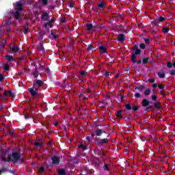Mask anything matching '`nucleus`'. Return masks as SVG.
Wrapping results in <instances>:
<instances>
[{"instance_id": "13", "label": "nucleus", "mask_w": 175, "mask_h": 175, "mask_svg": "<svg viewBox=\"0 0 175 175\" xmlns=\"http://www.w3.org/2000/svg\"><path fill=\"white\" fill-rule=\"evenodd\" d=\"M4 96H12L13 98V96H14V93H13V92H12V90H4Z\"/></svg>"}, {"instance_id": "34", "label": "nucleus", "mask_w": 175, "mask_h": 175, "mask_svg": "<svg viewBox=\"0 0 175 175\" xmlns=\"http://www.w3.org/2000/svg\"><path fill=\"white\" fill-rule=\"evenodd\" d=\"M150 94H151V90L150 89H146L144 91V95H146V96H148V95H150Z\"/></svg>"}, {"instance_id": "7", "label": "nucleus", "mask_w": 175, "mask_h": 175, "mask_svg": "<svg viewBox=\"0 0 175 175\" xmlns=\"http://www.w3.org/2000/svg\"><path fill=\"white\" fill-rule=\"evenodd\" d=\"M95 155H98V157H100L102 158L103 161H105L104 158L106 157V153L104 151H102L99 149H96L94 150Z\"/></svg>"}, {"instance_id": "45", "label": "nucleus", "mask_w": 175, "mask_h": 175, "mask_svg": "<svg viewBox=\"0 0 175 175\" xmlns=\"http://www.w3.org/2000/svg\"><path fill=\"white\" fill-rule=\"evenodd\" d=\"M157 21H158L159 23H162V22H163V21H165V18H164L163 17H162V16H160V17L157 19Z\"/></svg>"}, {"instance_id": "18", "label": "nucleus", "mask_w": 175, "mask_h": 175, "mask_svg": "<svg viewBox=\"0 0 175 175\" xmlns=\"http://www.w3.org/2000/svg\"><path fill=\"white\" fill-rule=\"evenodd\" d=\"M154 107L155 109H157L158 110H161V109H162V107L161 106V103L159 102L154 103Z\"/></svg>"}, {"instance_id": "63", "label": "nucleus", "mask_w": 175, "mask_h": 175, "mask_svg": "<svg viewBox=\"0 0 175 175\" xmlns=\"http://www.w3.org/2000/svg\"><path fill=\"white\" fill-rule=\"evenodd\" d=\"M161 95L162 96H166V94H165V92H163V91H161Z\"/></svg>"}, {"instance_id": "38", "label": "nucleus", "mask_w": 175, "mask_h": 175, "mask_svg": "<svg viewBox=\"0 0 175 175\" xmlns=\"http://www.w3.org/2000/svg\"><path fill=\"white\" fill-rule=\"evenodd\" d=\"M135 90H139V91H143V90H144V87L143 86V85H142L141 86L135 87Z\"/></svg>"}, {"instance_id": "22", "label": "nucleus", "mask_w": 175, "mask_h": 175, "mask_svg": "<svg viewBox=\"0 0 175 175\" xmlns=\"http://www.w3.org/2000/svg\"><path fill=\"white\" fill-rule=\"evenodd\" d=\"M116 117H118V118H123V116H122V110H119L118 111L116 112Z\"/></svg>"}, {"instance_id": "30", "label": "nucleus", "mask_w": 175, "mask_h": 175, "mask_svg": "<svg viewBox=\"0 0 175 175\" xmlns=\"http://www.w3.org/2000/svg\"><path fill=\"white\" fill-rule=\"evenodd\" d=\"M148 61H150V57H145L142 59V64L144 65H147V64H148Z\"/></svg>"}, {"instance_id": "36", "label": "nucleus", "mask_w": 175, "mask_h": 175, "mask_svg": "<svg viewBox=\"0 0 175 175\" xmlns=\"http://www.w3.org/2000/svg\"><path fill=\"white\" fill-rule=\"evenodd\" d=\"M44 172V167L41 166L38 170L39 174H43V172Z\"/></svg>"}, {"instance_id": "14", "label": "nucleus", "mask_w": 175, "mask_h": 175, "mask_svg": "<svg viewBox=\"0 0 175 175\" xmlns=\"http://www.w3.org/2000/svg\"><path fill=\"white\" fill-rule=\"evenodd\" d=\"M10 49L14 53H18L19 48L16 45H11Z\"/></svg>"}, {"instance_id": "55", "label": "nucleus", "mask_w": 175, "mask_h": 175, "mask_svg": "<svg viewBox=\"0 0 175 175\" xmlns=\"http://www.w3.org/2000/svg\"><path fill=\"white\" fill-rule=\"evenodd\" d=\"M51 27V23L50 22H47L46 23H45V27Z\"/></svg>"}, {"instance_id": "56", "label": "nucleus", "mask_w": 175, "mask_h": 175, "mask_svg": "<svg viewBox=\"0 0 175 175\" xmlns=\"http://www.w3.org/2000/svg\"><path fill=\"white\" fill-rule=\"evenodd\" d=\"M86 140H88V142L89 143H91V136H87L86 137Z\"/></svg>"}, {"instance_id": "17", "label": "nucleus", "mask_w": 175, "mask_h": 175, "mask_svg": "<svg viewBox=\"0 0 175 175\" xmlns=\"http://www.w3.org/2000/svg\"><path fill=\"white\" fill-rule=\"evenodd\" d=\"M33 75V77L35 79H38V77L39 76V71L38 70V67L35 68L34 72L32 73Z\"/></svg>"}, {"instance_id": "40", "label": "nucleus", "mask_w": 175, "mask_h": 175, "mask_svg": "<svg viewBox=\"0 0 175 175\" xmlns=\"http://www.w3.org/2000/svg\"><path fill=\"white\" fill-rule=\"evenodd\" d=\"M170 31V29L169 27H163V31L164 33H167Z\"/></svg>"}, {"instance_id": "41", "label": "nucleus", "mask_w": 175, "mask_h": 175, "mask_svg": "<svg viewBox=\"0 0 175 175\" xmlns=\"http://www.w3.org/2000/svg\"><path fill=\"white\" fill-rule=\"evenodd\" d=\"M157 87L159 88V90H165V85H163L162 83H159Z\"/></svg>"}, {"instance_id": "5", "label": "nucleus", "mask_w": 175, "mask_h": 175, "mask_svg": "<svg viewBox=\"0 0 175 175\" xmlns=\"http://www.w3.org/2000/svg\"><path fill=\"white\" fill-rule=\"evenodd\" d=\"M44 85V82L40 79L33 80V87L35 88H42Z\"/></svg>"}, {"instance_id": "62", "label": "nucleus", "mask_w": 175, "mask_h": 175, "mask_svg": "<svg viewBox=\"0 0 175 175\" xmlns=\"http://www.w3.org/2000/svg\"><path fill=\"white\" fill-rule=\"evenodd\" d=\"M85 73H87V72H85V71H84V70H83V71L81 72V75L82 76H85Z\"/></svg>"}, {"instance_id": "64", "label": "nucleus", "mask_w": 175, "mask_h": 175, "mask_svg": "<svg viewBox=\"0 0 175 175\" xmlns=\"http://www.w3.org/2000/svg\"><path fill=\"white\" fill-rule=\"evenodd\" d=\"M54 21H55V18H52L51 19V21H49V23L51 24V23H54Z\"/></svg>"}, {"instance_id": "33", "label": "nucleus", "mask_w": 175, "mask_h": 175, "mask_svg": "<svg viewBox=\"0 0 175 175\" xmlns=\"http://www.w3.org/2000/svg\"><path fill=\"white\" fill-rule=\"evenodd\" d=\"M157 75L160 79H165V72H159Z\"/></svg>"}, {"instance_id": "16", "label": "nucleus", "mask_w": 175, "mask_h": 175, "mask_svg": "<svg viewBox=\"0 0 175 175\" xmlns=\"http://www.w3.org/2000/svg\"><path fill=\"white\" fill-rule=\"evenodd\" d=\"M5 59L8 62H13V61H14V57L10 55H5Z\"/></svg>"}, {"instance_id": "12", "label": "nucleus", "mask_w": 175, "mask_h": 175, "mask_svg": "<svg viewBox=\"0 0 175 175\" xmlns=\"http://www.w3.org/2000/svg\"><path fill=\"white\" fill-rule=\"evenodd\" d=\"M117 40L120 43H122L125 40V35L124 33H120L118 36Z\"/></svg>"}, {"instance_id": "3", "label": "nucleus", "mask_w": 175, "mask_h": 175, "mask_svg": "<svg viewBox=\"0 0 175 175\" xmlns=\"http://www.w3.org/2000/svg\"><path fill=\"white\" fill-rule=\"evenodd\" d=\"M27 91L29 92L31 98H33V99H38V98H40L41 94L39 93V90H38V88H34V86L28 88Z\"/></svg>"}, {"instance_id": "11", "label": "nucleus", "mask_w": 175, "mask_h": 175, "mask_svg": "<svg viewBox=\"0 0 175 175\" xmlns=\"http://www.w3.org/2000/svg\"><path fill=\"white\" fill-rule=\"evenodd\" d=\"M98 144L103 146V144H109V139L107 138L100 139L97 141Z\"/></svg>"}, {"instance_id": "26", "label": "nucleus", "mask_w": 175, "mask_h": 175, "mask_svg": "<svg viewBox=\"0 0 175 175\" xmlns=\"http://www.w3.org/2000/svg\"><path fill=\"white\" fill-rule=\"evenodd\" d=\"M14 17H15L16 20H20V18H21V15L20 14L19 11H16Z\"/></svg>"}, {"instance_id": "51", "label": "nucleus", "mask_w": 175, "mask_h": 175, "mask_svg": "<svg viewBox=\"0 0 175 175\" xmlns=\"http://www.w3.org/2000/svg\"><path fill=\"white\" fill-rule=\"evenodd\" d=\"M140 49H146V44L144 43H142L139 44Z\"/></svg>"}, {"instance_id": "61", "label": "nucleus", "mask_w": 175, "mask_h": 175, "mask_svg": "<svg viewBox=\"0 0 175 175\" xmlns=\"http://www.w3.org/2000/svg\"><path fill=\"white\" fill-rule=\"evenodd\" d=\"M68 90H72V83H70L68 85Z\"/></svg>"}, {"instance_id": "57", "label": "nucleus", "mask_w": 175, "mask_h": 175, "mask_svg": "<svg viewBox=\"0 0 175 175\" xmlns=\"http://www.w3.org/2000/svg\"><path fill=\"white\" fill-rule=\"evenodd\" d=\"M3 81V74H0V83Z\"/></svg>"}, {"instance_id": "37", "label": "nucleus", "mask_w": 175, "mask_h": 175, "mask_svg": "<svg viewBox=\"0 0 175 175\" xmlns=\"http://www.w3.org/2000/svg\"><path fill=\"white\" fill-rule=\"evenodd\" d=\"M42 5L43 6H47L49 5V0H42Z\"/></svg>"}, {"instance_id": "59", "label": "nucleus", "mask_w": 175, "mask_h": 175, "mask_svg": "<svg viewBox=\"0 0 175 175\" xmlns=\"http://www.w3.org/2000/svg\"><path fill=\"white\" fill-rule=\"evenodd\" d=\"M118 96V98H120V100H124V96H121L119 94Z\"/></svg>"}, {"instance_id": "58", "label": "nucleus", "mask_w": 175, "mask_h": 175, "mask_svg": "<svg viewBox=\"0 0 175 175\" xmlns=\"http://www.w3.org/2000/svg\"><path fill=\"white\" fill-rule=\"evenodd\" d=\"M66 21V18H62L60 19V23H65Z\"/></svg>"}, {"instance_id": "48", "label": "nucleus", "mask_w": 175, "mask_h": 175, "mask_svg": "<svg viewBox=\"0 0 175 175\" xmlns=\"http://www.w3.org/2000/svg\"><path fill=\"white\" fill-rule=\"evenodd\" d=\"M103 169L107 170V172H109V170H110V169H109V165L107 164H105Z\"/></svg>"}, {"instance_id": "31", "label": "nucleus", "mask_w": 175, "mask_h": 175, "mask_svg": "<svg viewBox=\"0 0 175 175\" xmlns=\"http://www.w3.org/2000/svg\"><path fill=\"white\" fill-rule=\"evenodd\" d=\"M132 107L133 106L131 103H127L125 105V109H126V110H128V111L132 110Z\"/></svg>"}, {"instance_id": "49", "label": "nucleus", "mask_w": 175, "mask_h": 175, "mask_svg": "<svg viewBox=\"0 0 175 175\" xmlns=\"http://www.w3.org/2000/svg\"><path fill=\"white\" fill-rule=\"evenodd\" d=\"M28 32H29V29H28V28H25L23 30V33H25V35H27V33H28Z\"/></svg>"}, {"instance_id": "4", "label": "nucleus", "mask_w": 175, "mask_h": 175, "mask_svg": "<svg viewBox=\"0 0 175 175\" xmlns=\"http://www.w3.org/2000/svg\"><path fill=\"white\" fill-rule=\"evenodd\" d=\"M142 107H146L145 111H150L152 109V106H150V100L144 99L142 101Z\"/></svg>"}, {"instance_id": "19", "label": "nucleus", "mask_w": 175, "mask_h": 175, "mask_svg": "<svg viewBox=\"0 0 175 175\" xmlns=\"http://www.w3.org/2000/svg\"><path fill=\"white\" fill-rule=\"evenodd\" d=\"M98 9H105V8H106V3L105 1H102L98 4Z\"/></svg>"}, {"instance_id": "21", "label": "nucleus", "mask_w": 175, "mask_h": 175, "mask_svg": "<svg viewBox=\"0 0 175 175\" xmlns=\"http://www.w3.org/2000/svg\"><path fill=\"white\" fill-rule=\"evenodd\" d=\"M3 70L8 71L9 70L10 68V65H9L8 63H3Z\"/></svg>"}, {"instance_id": "27", "label": "nucleus", "mask_w": 175, "mask_h": 175, "mask_svg": "<svg viewBox=\"0 0 175 175\" xmlns=\"http://www.w3.org/2000/svg\"><path fill=\"white\" fill-rule=\"evenodd\" d=\"M86 27H87V31H91L94 27V25H92V23H87Z\"/></svg>"}, {"instance_id": "39", "label": "nucleus", "mask_w": 175, "mask_h": 175, "mask_svg": "<svg viewBox=\"0 0 175 175\" xmlns=\"http://www.w3.org/2000/svg\"><path fill=\"white\" fill-rule=\"evenodd\" d=\"M132 109L133 111H137V110H139V105H133Z\"/></svg>"}, {"instance_id": "23", "label": "nucleus", "mask_w": 175, "mask_h": 175, "mask_svg": "<svg viewBox=\"0 0 175 175\" xmlns=\"http://www.w3.org/2000/svg\"><path fill=\"white\" fill-rule=\"evenodd\" d=\"M85 92H83L79 94L80 99H88V96H85Z\"/></svg>"}, {"instance_id": "9", "label": "nucleus", "mask_w": 175, "mask_h": 175, "mask_svg": "<svg viewBox=\"0 0 175 175\" xmlns=\"http://www.w3.org/2000/svg\"><path fill=\"white\" fill-rule=\"evenodd\" d=\"M98 50L100 53H103V54H107V53H109V51H107V45H100L98 46Z\"/></svg>"}, {"instance_id": "29", "label": "nucleus", "mask_w": 175, "mask_h": 175, "mask_svg": "<svg viewBox=\"0 0 175 175\" xmlns=\"http://www.w3.org/2000/svg\"><path fill=\"white\" fill-rule=\"evenodd\" d=\"M151 99L152 100H153V102L158 100V95L157 94V93H154L153 95H152Z\"/></svg>"}, {"instance_id": "15", "label": "nucleus", "mask_w": 175, "mask_h": 175, "mask_svg": "<svg viewBox=\"0 0 175 175\" xmlns=\"http://www.w3.org/2000/svg\"><path fill=\"white\" fill-rule=\"evenodd\" d=\"M41 18L44 20V21H47L49 18H50V16H49V14L47 12H45L42 15Z\"/></svg>"}, {"instance_id": "35", "label": "nucleus", "mask_w": 175, "mask_h": 175, "mask_svg": "<svg viewBox=\"0 0 175 175\" xmlns=\"http://www.w3.org/2000/svg\"><path fill=\"white\" fill-rule=\"evenodd\" d=\"M6 172H8V168L5 167L0 168V175L1 174V173H5Z\"/></svg>"}, {"instance_id": "50", "label": "nucleus", "mask_w": 175, "mask_h": 175, "mask_svg": "<svg viewBox=\"0 0 175 175\" xmlns=\"http://www.w3.org/2000/svg\"><path fill=\"white\" fill-rule=\"evenodd\" d=\"M92 49H94V46H92V44H89V45L88 46V51L92 50Z\"/></svg>"}, {"instance_id": "1", "label": "nucleus", "mask_w": 175, "mask_h": 175, "mask_svg": "<svg viewBox=\"0 0 175 175\" xmlns=\"http://www.w3.org/2000/svg\"><path fill=\"white\" fill-rule=\"evenodd\" d=\"M6 152H3L1 155L3 162H18L21 159V156L18 152H13L12 154H8V159H6Z\"/></svg>"}, {"instance_id": "52", "label": "nucleus", "mask_w": 175, "mask_h": 175, "mask_svg": "<svg viewBox=\"0 0 175 175\" xmlns=\"http://www.w3.org/2000/svg\"><path fill=\"white\" fill-rule=\"evenodd\" d=\"M170 75H171V76H175V70H171L170 71Z\"/></svg>"}, {"instance_id": "8", "label": "nucleus", "mask_w": 175, "mask_h": 175, "mask_svg": "<svg viewBox=\"0 0 175 175\" xmlns=\"http://www.w3.org/2000/svg\"><path fill=\"white\" fill-rule=\"evenodd\" d=\"M14 8L16 11L21 12V10H23V4L21 3V1H17L16 4H14Z\"/></svg>"}, {"instance_id": "20", "label": "nucleus", "mask_w": 175, "mask_h": 175, "mask_svg": "<svg viewBox=\"0 0 175 175\" xmlns=\"http://www.w3.org/2000/svg\"><path fill=\"white\" fill-rule=\"evenodd\" d=\"M93 165L96 167H99V165H100V161H99V159H96V160H94L93 161Z\"/></svg>"}, {"instance_id": "42", "label": "nucleus", "mask_w": 175, "mask_h": 175, "mask_svg": "<svg viewBox=\"0 0 175 175\" xmlns=\"http://www.w3.org/2000/svg\"><path fill=\"white\" fill-rule=\"evenodd\" d=\"M167 68H169L170 69H171V68H173V63L170 62H167Z\"/></svg>"}, {"instance_id": "32", "label": "nucleus", "mask_w": 175, "mask_h": 175, "mask_svg": "<svg viewBox=\"0 0 175 175\" xmlns=\"http://www.w3.org/2000/svg\"><path fill=\"white\" fill-rule=\"evenodd\" d=\"M59 175H66V172L64 169H61L58 171Z\"/></svg>"}, {"instance_id": "24", "label": "nucleus", "mask_w": 175, "mask_h": 175, "mask_svg": "<svg viewBox=\"0 0 175 175\" xmlns=\"http://www.w3.org/2000/svg\"><path fill=\"white\" fill-rule=\"evenodd\" d=\"M37 50L38 51H42V53H44V47L42 44L37 46Z\"/></svg>"}, {"instance_id": "47", "label": "nucleus", "mask_w": 175, "mask_h": 175, "mask_svg": "<svg viewBox=\"0 0 175 175\" xmlns=\"http://www.w3.org/2000/svg\"><path fill=\"white\" fill-rule=\"evenodd\" d=\"M51 35H52V36H53V40H56V39H57V38H58V36H57V35H55L53 31H51Z\"/></svg>"}, {"instance_id": "43", "label": "nucleus", "mask_w": 175, "mask_h": 175, "mask_svg": "<svg viewBox=\"0 0 175 175\" xmlns=\"http://www.w3.org/2000/svg\"><path fill=\"white\" fill-rule=\"evenodd\" d=\"M42 144H43V142H36L34 144V146H36V147H42Z\"/></svg>"}, {"instance_id": "53", "label": "nucleus", "mask_w": 175, "mask_h": 175, "mask_svg": "<svg viewBox=\"0 0 175 175\" xmlns=\"http://www.w3.org/2000/svg\"><path fill=\"white\" fill-rule=\"evenodd\" d=\"M144 41H145V43L146 44H150V39L149 38H145Z\"/></svg>"}, {"instance_id": "28", "label": "nucleus", "mask_w": 175, "mask_h": 175, "mask_svg": "<svg viewBox=\"0 0 175 175\" xmlns=\"http://www.w3.org/2000/svg\"><path fill=\"white\" fill-rule=\"evenodd\" d=\"M159 23L158 22V19H154L151 21V24L153 27H158V24Z\"/></svg>"}, {"instance_id": "2", "label": "nucleus", "mask_w": 175, "mask_h": 175, "mask_svg": "<svg viewBox=\"0 0 175 175\" xmlns=\"http://www.w3.org/2000/svg\"><path fill=\"white\" fill-rule=\"evenodd\" d=\"M133 50L135 51V53L131 54V62L133 64H136V62H137V55H140V54H142V50L139 49V46L137 44L133 46Z\"/></svg>"}, {"instance_id": "6", "label": "nucleus", "mask_w": 175, "mask_h": 175, "mask_svg": "<svg viewBox=\"0 0 175 175\" xmlns=\"http://www.w3.org/2000/svg\"><path fill=\"white\" fill-rule=\"evenodd\" d=\"M103 133H105V135H107V137H110V134H109L108 133H106L104 129H97L95 131V135L96 136H102V135H103Z\"/></svg>"}, {"instance_id": "54", "label": "nucleus", "mask_w": 175, "mask_h": 175, "mask_svg": "<svg viewBox=\"0 0 175 175\" xmlns=\"http://www.w3.org/2000/svg\"><path fill=\"white\" fill-rule=\"evenodd\" d=\"M25 120H29V118H32L31 116L29 115H25Z\"/></svg>"}, {"instance_id": "10", "label": "nucleus", "mask_w": 175, "mask_h": 175, "mask_svg": "<svg viewBox=\"0 0 175 175\" xmlns=\"http://www.w3.org/2000/svg\"><path fill=\"white\" fill-rule=\"evenodd\" d=\"M51 161L53 165H59V162H61V160H59V157L57 156H53L51 158Z\"/></svg>"}, {"instance_id": "46", "label": "nucleus", "mask_w": 175, "mask_h": 175, "mask_svg": "<svg viewBox=\"0 0 175 175\" xmlns=\"http://www.w3.org/2000/svg\"><path fill=\"white\" fill-rule=\"evenodd\" d=\"M79 148H83V150H87V146L85 145L80 144L79 145Z\"/></svg>"}, {"instance_id": "25", "label": "nucleus", "mask_w": 175, "mask_h": 175, "mask_svg": "<svg viewBox=\"0 0 175 175\" xmlns=\"http://www.w3.org/2000/svg\"><path fill=\"white\" fill-rule=\"evenodd\" d=\"M46 35V31L41 30L38 33V37L40 38V39H42L43 37Z\"/></svg>"}, {"instance_id": "44", "label": "nucleus", "mask_w": 175, "mask_h": 175, "mask_svg": "<svg viewBox=\"0 0 175 175\" xmlns=\"http://www.w3.org/2000/svg\"><path fill=\"white\" fill-rule=\"evenodd\" d=\"M134 96L135 98H137V99L142 98V95L140 94V93H135Z\"/></svg>"}, {"instance_id": "60", "label": "nucleus", "mask_w": 175, "mask_h": 175, "mask_svg": "<svg viewBox=\"0 0 175 175\" xmlns=\"http://www.w3.org/2000/svg\"><path fill=\"white\" fill-rule=\"evenodd\" d=\"M148 81L149 83H155V79H149Z\"/></svg>"}]
</instances>
